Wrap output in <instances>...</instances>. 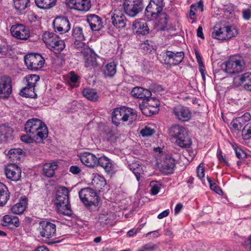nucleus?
<instances>
[{"mask_svg":"<svg viewBox=\"0 0 251 251\" xmlns=\"http://www.w3.org/2000/svg\"><path fill=\"white\" fill-rule=\"evenodd\" d=\"M25 63L29 69L37 70L43 67L45 60L39 53H31L25 56Z\"/></svg>","mask_w":251,"mask_h":251,"instance_id":"9","label":"nucleus"},{"mask_svg":"<svg viewBox=\"0 0 251 251\" xmlns=\"http://www.w3.org/2000/svg\"><path fill=\"white\" fill-rule=\"evenodd\" d=\"M243 84L245 89L251 91V73L247 72L234 77L233 85L238 87Z\"/></svg>","mask_w":251,"mask_h":251,"instance_id":"15","label":"nucleus"},{"mask_svg":"<svg viewBox=\"0 0 251 251\" xmlns=\"http://www.w3.org/2000/svg\"><path fill=\"white\" fill-rule=\"evenodd\" d=\"M55 204L58 212L64 215L71 216L72 211L69 201V190L64 186L58 188L56 193Z\"/></svg>","mask_w":251,"mask_h":251,"instance_id":"3","label":"nucleus"},{"mask_svg":"<svg viewBox=\"0 0 251 251\" xmlns=\"http://www.w3.org/2000/svg\"><path fill=\"white\" fill-rule=\"evenodd\" d=\"M30 0H13V7L22 13L29 6Z\"/></svg>","mask_w":251,"mask_h":251,"instance_id":"39","label":"nucleus"},{"mask_svg":"<svg viewBox=\"0 0 251 251\" xmlns=\"http://www.w3.org/2000/svg\"><path fill=\"white\" fill-rule=\"evenodd\" d=\"M79 197L88 208L92 210L98 209L99 197L93 189L85 188L81 189L79 192Z\"/></svg>","mask_w":251,"mask_h":251,"instance_id":"6","label":"nucleus"},{"mask_svg":"<svg viewBox=\"0 0 251 251\" xmlns=\"http://www.w3.org/2000/svg\"><path fill=\"white\" fill-rule=\"evenodd\" d=\"M124 0L123 6L125 11L130 17L136 16L143 9V4L141 0Z\"/></svg>","mask_w":251,"mask_h":251,"instance_id":"10","label":"nucleus"},{"mask_svg":"<svg viewBox=\"0 0 251 251\" xmlns=\"http://www.w3.org/2000/svg\"><path fill=\"white\" fill-rule=\"evenodd\" d=\"M37 7L40 9H48L54 6L56 0H34Z\"/></svg>","mask_w":251,"mask_h":251,"instance_id":"38","label":"nucleus"},{"mask_svg":"<svg viewBox=\"0 0 251 251\" xmlns=\"http://www.w3.org/2000/svg\"><path fill=\"white\" fill-rule=\"evenodd\" d=\"M26 133L34 138L43 140L48 136L47 126L41 120L37 118L29 119L25 125Z\"/></svg>","mask_w":251,"mask_h":251,"instance_id":"2","label":"nucleus"},{"mask_svg":"<svg viewBox=\"0 0 251 251\" xmlns=\"http://www.w3.org/2000/svg\"><path fill=\"white\" fill-rule=\"evenodd\" d=\"M164 6L163 0H151L145 9V15L149 20L158 18L160 29L164 30L168 23V16L162 13Z\"/></svg>","mask_w":251,"mask_h":251,"instance_id":"1","label":"nucleus"},{"mask_svg":"<svg viewBox=\"0 0 251 251\" xmlns=\"http://www.w3.org/2000/svg\"><path fill=\"white\" fill-rule=\"evenodd\" d=\"M203 3L201 1L198 2L196 5H191L190 6L189 17L191 19H194L196 11L200 9L201 12L203 10Z\"/></svg>","mask_w":251,"mask_h":251,"instance_id":"47","label":"nucleus"},{"mask_svg":"<svg viewBox=\"0 0 251 251\" xmlns=\"http://www.w3.org/2000/svg\"><path fill=\"white\" fill-rule=\"evenodd\" d=\"M128 168L132 171L136 176L137 180L139 181L142 175L143 174V170L141 165L137 163H133L128 165Z\"/></svg>","mask_w":251,"mask_h":251,"instance_id":"42","label":"nucleus"},{"mask_svg":"<svg viewBox=\"0 0 251 251\" xmlns=\"http://www.w3.org/2000/svg\"><path fill=\"white\" fill-rule=\"evenodd\" d=\"M35 87L26 85L24 88L21 90L20 94L25 97L34 98L36 94L34 92Z\"/></svg>","mask_w":251,"mask_h":251,"instance_id":"44","label":"nucleus"},{"mask_svg":"<svg viewBox=\"0 0 251 251\" xmlns=\"http://www.w3.org/2000/svg\"><path fill=\"white\" fill-rule=\"evenodd\" d=\"M242 135L244 140L249 139L251 137V123L244 126L242 129Z\"/></svg>","mask_w":251,"mask_h":251,"instance_id":"49","label":"nucleus"},{"mask_svg":"<svg viewBox=\"0 0 251 251\" xmlns=\"http://www.w3.org/2000/svg\"><path fill=\"white\" fill-rule=\"evenodd\" d=\"M70 81L73 83H75L78 80V76L75 75L74 72L71 73V76L70 77Z\"/></svg>","mask_w":251,"mask_h":251,"instance_id":"64","label":"nucleus"},{"mask_svg":"<svg viewBox=\"0 0 251 251\" xmlns=\"http://www.w3.org/2000/svg\"><path fill=\"white\" fill-rule=\"evenodd\" d=\"M248 113H246L244 116L236 118L232 120L230 123L231 127L235 130H240L242 127L245 126L246 120L245 117L249 115Z\"/></svg>","mask_w":251,"mask_h":251,"instance_id":"33","label":"nucleus"},{"mask_svg":"<svg viewBox=\"0 0 251 251\" xmlns=\"http://www.w3.org/2000/svg\"><path fill=\"white\" fill-rule=\"evenodd\" d=\"M158 247L156 244L152 243H149L143 246L138 249L137 251H153Z\"/></svg>","mask_w":251,"mask_h":251,"instance_id":"50","label":"nucleus"},{"mask_svg":"<svg viewBox=\"0 0 251 251\" xmlns=\"http://www.w3.org/2000/svg\"><path fill=\"white\" fill-rule=\"evenodd\" d=\"M72 36L75 39L74 44L75 48L80 49L87 46L83 42L85 39L83 28L81 27L74 26L73 28Z\"/></svg>","mask_w":251,"mask_h":251,"instance_id":"22","label":"nucleus"},{"mask_svg":"<svg viewBox=\"0 0 251 251\" xmlns=\"http://www.w3.org/2000/svg\"><path fill=\"white\" fill-rule=\"evenodd\" d=\"M111 21L113 25L119 28H124L126 25V18L123 11L115 9L111 13Z\"/></svg>","mask_w":251,"mask_h":251,"instance_id":"20","label":"nucleus"},{"mask_svg":"<svg viewBox=\"0 0 251 251\" xmlns=\"http://www.w3.org/2000/svg\"><path fill=\"white\" fill-rule=\"evenodd\" d=\"M33 138L32 136L28 134L27 135H24L21 136V140L25 143H31L33 141Z\"/></svg>","mask_w":251,"mask_h":251,"instance_id":"58","label":"nucleus"},{"mask_svg":"<svg viewBox=\"0 0 251 251\" xmlns=\"http://www.w3.org/2000/svg\"><path fill=\"white\" fill-rule=\"evenodd\" d=\"M84 57V65L86 68H92L97 65L96 57L88 46L80 49Z\"/></svg>","mask_w":251,"mask_h":251,"instance_id":"19","label":"nucleus"},{"mask_svg":"<svg viewBox=\"0 0 251 251\" xmlns=\"http://www.w3.org/2000/svg\"><path fill=\"white\" fill-rule=\"evenodd\" d=\"M82 94L86 99L93 101H97L99 98L96 91L94 89L89 88L84 89L82 91Z\"/></svg>","mask_w":251,"mask_h":251,"instance_id":"41","label":"nucleus"},{"mask_svg":"<svg viewBox=\"0 0 251 251\" xmlns=\"http://www.w3.org/2000/svg\"><path fill=\"white\" fill-rule=\"evenodd\" d=\"M145 102L147 103V109L149 110L151 114H154L158 112V106L159 105V101L151 96L149 98H146Z\"/></svg>","mask_w":251,"mask_h":251,"instance_id":"34","label":"nucleus"},{"mask_svg":"<svg viewBox=\"0 0 251 251\" xmlns=\"http://www.w3.org/2000/svg\"><path fill=\"white\" fill-rule=\"evenodd\" d=\"M8 53V47L6 46H0V54L1 56L5 55Z\"/></svg>","mask_w":251,"mask_h":251,"instance_id":"62","label":"nucleus"},{"mask_svg":"<svg viewBox=\"0 0 251 251\" xmlns=\"http://www.w3.org/2000/svg\"><path fill=\"white\" fill-rule=\"evenodd\" d=\"M98 166L103 168L105 171L108 173H112L114 170V165L112 161L105 156L98 158L97 166Z\"/></svg>","mask_w":251,"mask_h":251,"instance_id":"28","label":"nucleus"},{"mask_svg":"<svg viewBox=\"0 0 251 251\" xmlns=\"http://www.w3.org/2000/svg\"><path fill=\"white\" fill-rule=\"evenodd\" d=\"M12 35L19 39L27 40L29 37V30L22 24L13 25L10 29Z\"/></svg>","mask_w":251,"mask_h":251,"instance_id":"14","label":"nucleus"},{"mask_svg":"<svg viewBox=\"0 0 251 251\" xmlns=\"http://www.w3.org/2000/svg\"><path fill=\"white\" fill-rule=\"evenodd\" d=\"M66 5L70 9L84 12L91 7L90 0H66Z\"/></svg>","mask_w":251,"mask_h":251,"instance_id":"16","label":"nucleus"},{"mask_svg":"<svg viewBox=\"0 0 251 251\" xmlns=\"http://www.w3.org/2000/svg\"><path fill=\"white\" fill-rule=\"evenodd\" d=\"M236 156L239 159H244L246 158V153L240 149H234Z\"/></svg>","mask_w":251,"mask_h":251,"instance_id":"56","label":"nucleus"},{"mask_svg":"<svg viewBox=\"0 0 251 251\" xmlns=\"http://www.w3.org/2000/svg\"><path fill=\"white\" fill-rule=\"evenodd\" d=\"M23 153V151L21 149H12L9 151L7 155L10 159L15 161L20 160L21 159L20 155Z\"/></svg>","mask_w":251,"mask_h":251,"instance_id":"45","label":"nucleus"},{"mask_svg":"<svg viewBox=\"0 0 251 251\" xmlns=\"http://www.w3.org/2000/svg\"><path fill=\"white\" fill-rule=\"evenodd\" d=\"M87 21L89 23L91 29L93 31H99L102 27L101 19L96 15L90 14L88 15Z\"/></svg>","mask_w":251,"mask_h":251,"instance_id":"27","label":"nucleus"},{"mask_svg":"<svg viewBox=\"0 0 251 251\" xmlns=\"http://www.w3.org/2000/svg\"><path fill=\"white\" fill-rule=\"evenodd\" d=\"M245 65L242 57L238 56L230 57L225 63V71L229 75H236L243 71Z\"/></svg>","mask_w":251,"mask_h":251,"instance_id":"8","label":"nucleus"},{"mask_svg":"<svg viewBox=\"0 0 251 251\" xmlns=\"http://www.w3.org/2000/svg\"><path fill=\"white\" fill-rule=\"evenodd\" d=\"M38 230L40 235L46 238H50L56 233V225L47 221H42L39 223Z\"/></svg>","mask_w":251,"mask_h":251,"instance_id":"12","label":"nucleus"},{"mask_svg":"<svg viewBox=\"0 0 251 251\" xmlns=\"http://www.w3.org/2000/svg\"><path fill=\"white\" fill-rule=\"evenodd\" d=\"M217 157L219 161L221 162L226 163V161L222 155V151L220 149H218L217 152Z\"/></svg>","mask_w":251,"mask_h":251,"instance_id":"60","label":"nucleus"},{"mask_svg":"<svg viewBox=\"0 0 251 251\" xmlns=\"http://www.w3.org/2000/svg\"><path fill=\"white\" fill-rule=\"evenodd\" d=\"M162 56L165 64L169 65H176L183 60L184 53L182 51L173 52L167 50L162 52Z\"/></svg>","mask_w":251,"mask_h":251,"instance_id":"11","label":"nucleus"},{"mask_svg":"<svg viewBox=\"0 0 251 251\" xmlns=\"http://www.w3.org/2000/svg\"><path fill=\"white\" fill-rule=\"evenodd\" d=\"M170 135L176 139V143L181 148H189L191 141L188 137L186 129L179 125H174L169 129Z\"/></svg>","mask_w":251,"mask_h":251,"instance_id":"4","label":"nucleus"},{"mask_svg":"<svg viewBox=\"0 0 251 251\" xmlns=\"http://www.w3.org/2000/svg\"><path fill=\"white\" fill-rule=\"evenodd\" d=\"M131 95L136 98L143 99L145 101L146 98L151 96V93L148 89L141 87H134L131 92Z\"/></svg>","mask_w":251,"mask_h":251,"instance_id":"29","label":"nucleus"},{"mask_svg":"<svg viewBox=\"0 0 251 251\" xmlns=\"http://www.w3.org/2000/svg\"><path fill=\"white\" fill-rule=\"evenodd\" d=\"M116 73V64L114 62H111L107 64L104 70L103 74L105 76L112 77Z\"/></svg>","mask_w":251,"mask_h":251,"instance_id":"43","label":"nucleus"},{"mask_svg":"<svg viewBox=\"0 0 251 251\" xmlns=\"http://www.w3.org/2000/svg\"><path fill=\"white\" fill-rule=\"evenodd\" d=\"M42 38L47 47L55 54L59 53L65 47L64 41L54 33L46 32Z\"/></svg>","mask_w":251,"mask_h":251,"instance_id":"5","label":"nucleus"},{"mask_svg":"<svg viewBox=\"0 0 251 251\" xmlns=\"http://www.w3.org/2000/svg\"><path fill=\"white\" fill-rule=\"evenodd\" d=\"M12 92L11 78L6 76L0 78V98H7Z\"/></svg>","mask_w":251,"mask_h":251,"instance_id":"18","label":"nucleus"},{"mask_svg":"<svg viewBox=\"0 0 251 251\" xmlns=\"http://www.w3.org/2000/svg\"><path fill=\"white\" fill-rule=\"evenodd\" d=\"M12 129L5 125L0 126V141H6L11 135Z\"/></svg>","mask_w":251,"mask_h":251,"instance_id":"40","label":"nucleus"},{"mask_svg":"<svg viewBox=\"0 0 251 251\" xmlns=\"http://www.w3.org/2000/svg\"><path fill=\"white\" fill-rule=\"evenodd\" d=\"M242 13L243 19L245 20H249L251 17V6L249 8L244 9Z\"/></svg>","mask_w":251,"mask_h":251,"instance_id":"57","label":"nucleus"},{"mask_svg":"<svg viewBox=\"0 0 251 251\" xmlns=\"http://www.w3.org/2000/svg\"><path fill=\"white\" fill-rule=\"evenodd\" d=\"M10 198V193L7 187L0 182V206L5 205Z\"/></svg>","mask_w":251,"mask_h":251,"instance_id":"35","label":"nucleus"},{"mask_svg":"<svg viewBox=\"0 0 251 251\" xmlns=\"http://www.w3.org/2000/svg\"><path fill=\"white\" fill-rule=\"evenodd\" d=\"M124 107L114 109L112 113V121L113 123L118 126L120 121L124 122Z\"/></svg>","mask_w":251,"mask_h":251,"instance_id":"37","label":"nucleus"},{"mask_svg":"<svg viewBox=\"0 0 251 251\" xmlns=\"http://www.w3.org/2000/svg\"><path fill=\"white\" fill-rule=\"evenodd\" d=\"M173 113L179 121L187 122L191 119V113L187 107L178 105L173 109Z\"/></svg>","mask_w":251,"mask_h":251,"instance_id":"13","label":"nucleus"},{"mask_svg":"<svg viewBox=\"0 0 251 251\" xmlns=\"http://www.w3.org/2000/svg\"><path fill=\"white\" fill-rule=\"evenodd\" d=\"M207 179L209 183L210 188L212 190L214 191L218 194L222 193V191L221 188L208 176H207Z\"/></svg>","mask_w":251,"mask_h":251,"instance_id":"51","label":"nucleus"},{"mask_svg":"<svg viewBox=\"0 0 251 251\" xmlns=\"http://www.w3.org/2000/svg\"><path fill=\"white\" fill-rule=\"evenodd\" d=\"M102 133V137L107 141H113L115 139V131L109 127L105 126Z\"/></svg>","mask_w":251,"mask_h":251,"instance_id":"46","label":"nucleus"},{"mask_svg":"<svg viewBox=\"0 0 251 251\" xmlns=\"http://www.w3.org/2000/svg\"><path fill=\"white\" fill-rule=\"evenodd\" d=\"M238 34L237 28L234 25H226L220 27L215 26L211 36L219 40H227Z\"/></svg>","mask_w":251,"mask_h":251,"instance_id":"7","label":"nucleus"},{"mask_svg":"<svg viewBox=\"0 0 251 251\" xmlns=\"http://www.w3.org/2000/svg\"><path fill=\"white\" fill-rule=\"evenodd\" d=\"M5 174L8 179L16 181L21 177V169L15 164H10L6 167Z\"/></svg>","mask_w":251,"mask_h":251,"instance_id":"23","label":"nucleus"},{"mask_svg":"<svg viewBox=\"0 0 251 251\" xmlns=\"http://www.w3.org/2000/svg\"><path fill=\"white\" fill-rule=\"evenodd\" d=\"M28 18L31 22H35L37 20V15L33 12L29 13L28 15Z\"/></svg>","mask_w":251,"mask_h":251,"instance_id":"63","label":"nucleus"},{"mask_svg":"<svg viewBox=\"0 0 251 251\" xmlns=\"http://www.w3.org/2000/svg\"><path fill=\"white\" fill-rule=\"evenodd\" d=\"M175 166V159L172 157L168 156L161 161L159 167L161 171L168 175L173 173Z\"/></svg>","mask_w":251,"mask_h":251,"instance_id":"24","label":"nucleus"},{"mask_svg":"<svg viewBox=\"0 0 251 251\" xmlns=\"http://www.w3.org/2000/svg\"><path fill=\"white\" fill-rule=\"evenodd\" d=\"M1 224L5 226H13L18 227L20 225L19 220L17 216L6 215L2 218Z\"/></svg>","mask_w":251,"mask_h":251,"instance_id":"31","label":"nucleus"},{"mask_svg":"<svg viewBox=\"0 0 251 251\" xmlns=\"http://www.w3.org/2000/svg\"><path fill=\"white\" fill-rule=\"evenodd\" d=\"M197 176L198 177L201 179L204 176V169L203 165L200 164L197 168Z\"/></svg>","mask_w":251,"mask_h":251,"instance_id":"55","label":"nucleus"},{"mask_svg":"<svg viewBox=\"0 0 251 251\" xmlns=\"http://www.w3.org/2000/svg\"><path fill=\"white\" fill-rule=\"evenodd\" d=\"M54 30L61 34L69 31L71 28V24L67 18L57 17L53 22Z\"/></svg>","mask_w":251,"mask_h":251,"instance_id":"17","label":"nucleus"},{"mask_svg":"<svg viewBox=\"0 0 251 251\" xmlns=\"http://www.w3.org/2000/svg\"><path fill=\"white\" fill-rule=\"evenodd\" d=\"M170 211L169 209L165 210L159 214L157 216V218L159 219H163L167 216H168L169 214Z\"/></svg>","mask_w":251,"mask_h":251,"instance_id":"61","label":"nucleus"},{"mask_svg":"<svg viewBox=\"0 0 251 251\" xmlns=\"http://www.w3.org/2000/svg\"><path fill=\"white\" fill-rule=\"evenodd\" d=\"M142 49L144 52L147 53L151 51L153 49V46L152 45H150L149 43V41L147 40L144 42L141 45Z\"/></svg>","mask_w":251,"mask_h":251,"instance_id":"54","label":"nucleus"},{"mask_svg":"<svg viewBox=\"0 0 251 251\" xmlns=\"http://www.w3.org/2000/svg\"><path fill=\"white\" fill-rule=\"evenodd\" d=\"M134 30L138 34L146 35L149 32V28L144 20L138 19L134 21L132 25Z\"/></svg>","mask_w":251,"mask_h":251,"instance_id":"26","label":"nucleus"},{"mask_svg":"<svg viewBox=\"0 0 251 251\" xmlns=\"http://www.w3.org/2000/svg\"><path fill=\"white\" fill-rule=\"evenodd\" d=\"M151 187V193L153 195H155L158 193L160 189V186L159 184H156L154 182H151L150 184Z\"/></svg>","mask_w":251,"mask_h":251,"instance_id":"53","label":"nucleus"},{"mask_svg":"<svg viewBox=\"0 0 251 251\" xmlns=\"http://www.w3.org/2000/svg\"><path fill=\"white\" fill-rule=\"evenodd\" d=\"M154 133V130L151 128L146 126L141 130L140 134L143 137L150 136Z\"/></svg>","mask_w":251,"mask_h":251,"instance_id":"52","label":"nucleus"},{"mask_svg":"<svg viewBox=\"0 0 251 251\" xmlns=\"http://www.w3.org/2000/svg\"><path fill=\"white\" fill-rule=\"evenodd\" d=\"M27 85L35 87L36 84L40 80V77L36 75H28L25 77Z\"/></svg>","mask_w":251,"mask_h":251,"instance_id":"48","label":"nucleus"},{"mask_svg":"<svg viewBox=\"0 0 251 251\" xmlns=\"http://www.w3.org/2000/svg\"><path fill=\"white\" fill-rule=\"evenodd\" d=\"M69 171L72 174L74 175H77L80 172L81 169L77 166H72L70 168Z\"/></svg>","mask_w":251,"mask_h":251,"instance_id":"59","label":"nucleus"},{"mask_svg":"<svg viewBox=\"0 0 251 251\" xmlns=\"http://www.w3.org/2000/svg\"><path fill=\"white\" fill-rule=\"evenodd\" d=\"M96 219L102 226L106 225L111 226L115 220L114 213L107 210H103L98 214Z\"/></svg>","mask_w":251,"mask_h":251,"instance_id":"21","label":"nucleus"},{"mask_svg":"<svg viewBox=\"0 0 251 251\" xmlns=\"http://www.w3.org/2000/svg\"><path fill=\"white\" fill-rule=\"evenodd\" d=\"M27 199L25 197H22L19 202L14 205L11 208L12 213L16 214H22L26 208Z\"/></svg>","mask_w":251,"mask_h":251,"instance_id":"30","label":"nucleus"},{"mask_svg":"<svg viewBox=\"0 0 251 251\" xmlns=\"http://www.w3.org/2000/svg\"><path fill=\"white\" fill-rule=\"evenodd\" d=\"M124 122L129 121L131 124L137 119V114L132 108L124 107Z\"/></svg>","mask_w":251,"mask_h":251,"instance_id":"36","label":"nucleus"},{"mask_svg":"<svg viewBox=\"0 0 251 251\" xmlns=\"http://www.w3.org/2000/svg\"><path fill=\"white\" fill-rule=\"evenodd\" d=\"M58 164L56 162L47 163L43 165V174L47 177H51L53 176L55 170L58 168Z\"/></svg>","mask_w":251,"mask_h":251,"instance_id":"32","label":"nucleus"},{"mask_svg":"<svg viewBox=\"0 0 251 251\" xmlns=\"http://www.w3.org/2000/svg\"><path fill=\"white\" fill-rule=\"evenodd\" d=\"M98 158L94 154L89 152H83L80 155L81 162L89 167L97 166Z\"/></svg>","mask_w":251,"mask_h":251,"instance_id":"25","label":"nucleus"}]
</instances>
